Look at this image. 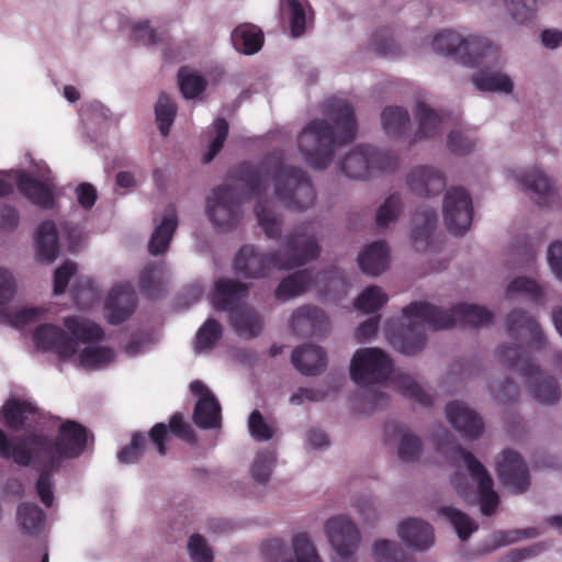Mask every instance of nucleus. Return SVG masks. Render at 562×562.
Returning <instances> with one entry per match:
<instances>
[{
	"mask_svg": "<svg viewBox=\"0 0 562 562\" xmlns=\"http://www.w3.org/2000/svg\"><path fill=\"white\" fill-rule=\"evenodd\" d=\"M34 237L37 246H74L85 240V233L75 224L46 220L38 224Z\"/></svg>",
	"mask_w": 562,
	"mask_h": 562,
	"instance_id": "18",
	"label": "nucleus"
},
{
	"mask_svg": "<svg viewBox=\"0 0 562 562\" xmlns=\"http://www.w3.org/2000/svg\"><path fill=\"white\" fill-rule=\"evenodd\" d=\"M229 324L239 337H257L262 329V319L258 312L248 305H241L229 314Z\"/></svg>",
	"mask_w": 562,
	"mask_h": 562,
	"instance_id": "31",
	"label": "nucleus"
},
{
	"mask_svg": "<svg viewBox=\"0 0 562 562\" xmlns=\"http://www.w3.org/2000/svg\"><path fill=\"white\" fill-rule=\"evenodd\" d=\"M442 221L446 229L456 237L464 236L472 224L473 201L461 187L447 190L441 203Z\"/></svg>",
	"mask_w": 562,
	"mask_h": 562,
	"instance_id": "11",
	"label": "nucleus"
},
{
	"mask_svg": "<svg viewBox=\"0 0 562 562\" xmlns=\"http://www.w3.org/2000/svg\"><path fill=\"white\" fill-rule=\"evenodd\" d=\"M248 428L250 435L258 441H268L273 437V429L265 422L258 409L250 413Z\"/></svg>",
	"mask_w": 562,
	"mask_h": 562,
	"instance_id": "63",
	"label": "nucleus"
},
{
	"mask_svg": "<svg viewBox=\"0 0 562 562\" xmlns=\"http://www.w3.org/2000/svg\"><path fill=\"white\" fill-rule=\"evenodd\" d=\"M387 302V295L376 286L370 285L364 289L355 302V307L366 314L375 313Z\"/></svg>",
	"mask_w": 562,
	"mask_h": 562,
	"instance_id": "51",
	"label": "nucleus"
},
{
	"mask_svg": "<svg viewBox=\"0 0 562 562\" xmlns=\"http://www.w3.org/2000/svg\"><path fill=\"white\" fill-rule=\"evenodd\" d=\"M179 85L183 97L192 99L203 92L206 83L201 76L181 70L179 72Z\"/></svg>",
	"mask_w": 562,
	"mask_h": 562,
	"instance_id": "61",
	"label": "nucleus"
},
{
	"mask_svg": "<svg viewBox=\"0 0 562 562\" xmlns=\"http://www.w3.org/2000/svg\"><path fill=\"white\" fill-rule=\"evenodd\" d=\"M397 382L400 387L403 390V393L413 398L415 402L422 404L423 406H430L432 404L431 396L426 393L423 387L412 378L406 375L398 376Z\"/></svg>",
	"mask_w": 562,
	"mask_h": 562,
	"instance_id": "62",
	"label": "nucleus"
},
{
	"mask_svg": "<svg viewBox=\"0 0 562 562\" xmlns=\"http://www.w3.org/2000/svg\"><path fill=\"white\" fill-rule=\"evenodd\" d=\"M446 416L452 427L468 439L479 438L484 430L482 417L464 402L453 401L448 403Z\"/></svg>",
	"mask_w": 562,
	"mask_h": 562,
	"instance_id": "22",
	"label": "nucleus"
},
{
	"mask_svg": "<svg viewBox=\"0 0 562 562\" xmlns=\"http://www.w3.org/2000/svg\"><path fill=\"white\" fill-rule=\"evenodd\" d=\"M18 188L32 203L52 209L54 205V182L47 167L38 168L35 177L20 171Z\"/></svg>",
	"mask_w": 562,
	"mask_h": 562,
	"instance_id": "16",
	"label": "nucleus"
},
{
	"mask_svg": "<svg viewBox=\"0 0 562 562\" xmlns=\"http://www.w3.org/2000/svg\"><path fill=\"white\" fill-rule=\"evenodd\" d=\"M497 353L504 366L518 371L524 378L530 380V392L537 402L547 405L559 402L561 390L557 379L541 372L525 348L504 345L498 348Z\"/></svg>",
	"mask_w": 562,
	"mask_h": 562,
	"instance_id": "8",
	"label": "nucleus"
},
{
	"mask_svg": "<svg viewBox=\"0 0 562 562\" xmlns=\"http://www.w3.org/2000/svg\"><path fill=\"white\" fill-rule=\"evenodd\" d=\"M380 121L385 135L394 140L406 139L412 127L408 111L398 105L384 108Z\"/></svg>",
	"mask_w": 562,
	"mask_h": 562,
	"instance_id": "28",
	"label": "nucleus"
},
{
	"mask_svg": "<svg viewBox=\"0 0 562 562\" xmlns=\"http://www.w3.org/2000/svg\"><path fill=\"white\" fill-rule=\"evenodd\" d=\"M514 23L527 25L536 16L539 8L538 0H502Z\"/></svg>",
	"mask_w": 562,
	"mask_h": 562,
	"instance_id": "46",
	"label": "nucleus"
},
{
	"mask_svg": "<svg viewBox=\"0 0 562 562\" xmlns=\"http://www.w3.org/2000/svg\"><path fill=\"white\" fill-rule=\"evenodd\" d=\"M239 180L245 182L251 194L258 196L254 213L258 226L270 239L281 236L283 216L277 212L272 201L266 199L269 188L273 201L293 213L307 212L317 201V193L308 175L277 156L268 157L258 167L245 165Z\"/></svg>",
	"mask_w": 562,
	"mask_h": 562,
	"instance_id": "1",
	"label": "nucleus"
},
{
	"mask_svg": "<svg viewBox=\"0 0 562 562\" xmlns=\"http://www.w3.org/2000/svg\"><path fill=\"white\" fill-rule=\"evenodd\" d=\"M214 137L211 140L207 151L203 157L205 164L211 162L223 148L228 134V124L224 119H217L213 123Z\"/></svg>",
	"mask_w": 562,
	"mask_h": 562,
	"instance_id": "59",
	"label": "nucleus"
},
{
	"mask_svg": "<svg viewBox=\"0 0 562 562\" xmlns=\"http://www.w3.org/2000/svg\"><path fill=\"white\" fill-rule=\"evenodd\" d=\"M147 439L142 432H134L130 445L123 447L117 452V459L121 463L131 464L137 462L145 452Z\"/></svg>",
	"mask_w": 562,
	"mask_h": 562,
	"instance_id": "56",
	"label": "nucleus"
},
{
	"mask_svg": "<svg viewBox=\"0 0 562 562\" xmlns=\"http://www.w3.org/2000/svg\"><path fill=\"white\" fill-rule=\"evenodd\" d=\"M232 42L238 52L252 55L261 48L263 34L261 30L254 24H241L233 31Z\"/></svg>",
	"mask_w": 562,
	"mask_h": 562,
	"instance_id": "37",
	"label": "nucleus"
},
{
	"mask_svg": "<svg viewBox=\"0 0 562 562\" xmlns=\"http://www.w3.org/2000/svg\"><path fill=\"white\" fill-rule=\"evenodd\" d=\"M32 464L37 465L41 469L35 490L36 494L40 497L41 502L46 507H52L54 503V493H53V472L58 470V468H48L41 462H32Z\"/></svg>",
	"mask_w": 562,
	"mask_h": 562,
	"instance_id": "53",
	"label": "nucleus"
},
{
	"mask_svg": "<svg viewBox=\"0 0 562 562\" xmlns=\"http://www.w3.org/2000/svg\"><path fill=\"white\" fill-rule=\"evenodd\" d=\"M178 223L176 210L172 207L167 209L162 214L161 222L151 234L149 246H168L178 227Z\"/></svg>",
	"mask_w": 562,
	"mask_h": 562,
	"instance_id": "49",
	"label": "nucleus"
},
{
	"mask_svg": "<svg viewBox=\"0 0 562 562\" xmlns=\"http://www.w3.org/2000/svg\"><path fill=\"white\" fill-rule=\"evenodd\" d=\"M439 513L450 521L461 540H467L479 528L477 524L468 514L452 506H442Z\"/></svg>",
	"mask_w": 562,
	"mask_h": 562,
	"instance_id": "44",
	"label": "nucleus"
},
{
	"mask_svg": "<svg viewBox=\"0 0 562 562\" xmlns=\"http://www.w3.org/2000/svg\"><path fill=\"white\" fill-rule=\"evenodd\" d=\"M422 451V441L418 437L407 432L401 438L398 457L403 461H416Z\"/></svg>",
	"mask_w": 562,
	"mask_h": 562,
	"instance_id": "64",
	"label": "nucleus"
},
{
	"mask_svg": "<svg viewBox=\"0 0 562 562\" xmlns=\"http://www.w3.org/2000/svg\"><path fill=\"white\" fill-rule=\"evenodd\" d=\"M463 34L452 30H441L430 37L431 49L442 56L458 59V52L462 45Z\"/></svg>",
	"mask_w": 562,
	"mask_h": 562,
	"instance_id": "41",
	"label": "nucleus"
},
{
	"mask_svg": "<svg viewBox=\"0 0 562 562\" xmlns=\"http://www.w3.org/2000/svg\"><path fill=\"white\" fill-rule=\"evenodd\" d=\"M514 293H525L535 303H541L543 300V293L539 284L525 277L516 278L508 284L507 294L512 295Z\"/></svg>",
	"mask_w": 562,
	"mask_h": 562,
	"instance_id": "58",
	"label": "nucleus"
},
{
	"mask_svg": "<svg viewBox=\"0 0 562 562\" xmlns=\"http://www.w3.org/2000/svg\"><path fill=\"white\" fill-rule=\"evenodd\" d=\"M499 60V47L488 38L479 35H463L457 61L471 68Z\"/></svg>",
	"mask_w": 562,
	"mask_h": 562,
	"instance_id": "15",
	"label": "nucleus"
},
{
	"mask_svg": "<svg viewBox=\"0 0 562 562\" xmlns=\"http://www.w3.org/2000/svg\"><path fill=\"white\" fill-rule=\"evenodd\" d=\"M193 423L202 429H214L221 426V405L214 395L200 397L194 406Z\"/></svg>",
	"mask_w": 562,
	"mask_h": 562,
	"instance_id": "34",
	"label": "nucleus"
},
{
	"mask_svg": "<svg viewBox=\"0 0 562 562\" xmlns=\"http://www.w3.org/2000/svg\"><path fill=\"white\" fill-rule=\"evenodd\" d=\"M328 318L323 310L305 305L297 308L291 318V327L301 336L318 335L327 328Z\"/></svg>",
	"mask_w": 562,
	"mask_h": 562,
	"instance_id": "27",
	"label": "nucleus"
},
{
	"mask_svg": "<svg viewBox=\"0 0 562 562\" xmlns=\"http://www.w3.org/2000/svg\"><path fill=\"white\" fill-rule=\"evenodd\" d=\"M505 326L508 335L513 337L521 334V331H526L530 336L531 342L538 348L544 344V337L538 323L532 316L522 310L512 311L507 315Z\"/></svg>",
	"mask_w": 562,
	"mask_h": 562,
	"instance_id": "32",
	"label": "nucleus"
},
{
	"mask_svg": "<svg viewBox=\"0 0 562 562\" xmlns=\"http://www.w3.org/2000/svg\"><path fill=\"white\" fill-rule=\"evenodd\" d=\"M506 175L507 178L515 180L521 189L531 191L537 204L547 206L559 204V189L542 170L536 167L512 168L507 170Z\"/></svg>",
	"mask_w": 562,
	"mask_h": 562,
	"instance_id": "12",
	"label": "nucleus"
},
{
	"mask_svg": "<svg viewBox=\"0 0 562 562\" xmlns=\"http://www.w3.org/2000/svg\"><path fill=\"white\" fill-rule=\"evenodd\" d=\"M171 432L177 438L192 442L195 441V436L190 425L184 422L181 413H176L169 420V426L165 423L155 424L148 432L149 441L156 447L160 456L167 454L166 442Z\"/></svg>",
	"mask_w": 562,
	"mask_h": 562,
	"instance_id": "23",
	"label": "nucleus"
},
{
	"mask_svg": "<svg viewBox=\"0 0 562 562\" xmlns=\"http://www.w3.org/2000/svg\"><path fill=\"white\" fill-rule=\"evenodd\" d=\"M323 241V229L314 222L297 225L288 236L290 246H318Z\"/></svg>",
	"mask_w": 562,
	"mask_h": 562,
	"instance_id": "43",
	"label": "nucleus"
},
{
	"mask_svg": "<svg viewBox=\"0 0 562 562\" xmlns=\"http://www.w3.org/2000/svg\"><path fill=\"white\" fill-rule=\"evenodd\" d=\"M284 10L289 18L292 37L301 36L306 29V10L300 0H284Z\"/></svg>",
	"mask_w": 562,
	"mask_h": 562,
	"instance_id": "52",
	"label": "nucleus"
},
{
	"mask_svg": "<svg viewBox=\"0 0 562 562\" xmlns=\"http://www.w3.org/2000/svg\"><path fill=\"white\" fill-rule=\"evenodd\" d=\"M43 414L31 402L10 397L0 408V424L12 432L37 434L41 426Z\"/></svg>",
	"mask_w": 562,
	"mask_h": 562,
	"instance_id": "13",
	"label": "nucleus"
},
{
	"mask_svg": "<svg viewBox=\"0 0 562 562\" xmlns=\"http://www.w3.org/2000/svg\"><path fill=\"white\" fill-rule=\"evenodd\" d=\"M274 461L276 456L272 451H260L251 467L252 479L260 484L268 482L274 465Z\"/></svg>",
	"mask_w": 562,
	"mask_h": 562,
	"instance_id": "57",
	"label": "nucleus"
},
{
	"mask_svg": "<svg viewBox=\"0 0 562 562\" xmlns=\"http://www.w3.org/2000/svg\"><path fill=\"white\" fill-rule=\"evenodd\" d=\"M259 248H239L235 258V271L246 278L269 277L274 271L292 270L316 260L321 248H278L269 254Z\"/></svg>",
	"mask_w": 562,
	"mask_h": 562,
	"instance_id": "6",
	"label": "nucleus"
},
{
	"mask_svg": "<svg viewBox=\"0 0 562 562\" xmlns=\"http://www.w3.org/2000/svg\"><path fill=\"white\" fill-rule=\"evenodd\" d=\"M247 295V284L228 278H220L214 284L212 302L215 310L232 313L241 306L240 303Z\"/></svg>",
	"mask_w": 562,
	"mask_h": 562,
	"instance_id": "24",
	"label": "nucleus"
},
{
	"mask_svg": "<svg viewBox=\"0 0 562 562\" xmlns=\"http://www.w3.org/2000/svg\"><path fill=\"white\" fill-rule=\"evenodd\" d=\"M115 355L110 347H86L79 353L80 366L88 370H98L114 361Z\"/></svg>",
	"mask_w": 562,
	"mask_h": 562,
	"instance_id": "47",
	"label": "nucleus"
},
{
	"mask_svg": "<svg viewBox=\"0 0 562 562\" xmlns=\"http://www.w3.org/2000/svg\"><path fill=\"white\" fill-rule=\"evenodd\" d=\"M396 167V158L371 146H357L340 161L341 171L350 179L364 180Z\"/></svg>",
	"mask_w": 562,
	"mask_h": 562,
	"instance_id": "9",
	"label": "nucleus"
},
{
	"mask_svg": "<svg viewBox=\"0 0 562 562\" xmlns=\"http://www.w3.org/2000/svg\"><path fill=\"white\" fill-rule=\"evenodd\" d=\"M44 313L45 310L41 307H25L14 312L5 307H0V323L22 328L38 321Z\"/></svg>",
	"mask_w": 562,
	"mask_h": 562,
	"instance_id": "50",
	"label": "nucleus"
},
{
	"mask_svg": "<svg viewBox=\"0 0 562 562\" xmlns=\"http://www.w3.org/2000/svg\"><path fill=\"white\" fill-rule=\"evenodd\" d=\"M471 82L481 92L510 94L514 91V81L502 71L483 69L471 77Z\"/></svg>",
	"mask_w": 562,
	"mask_h": 562,
	"instance_id": "33",
	"label": "nucleus"
},
{
	"mask_svg": "<svg viewBox=\"0 0 562 562\" xmlns=\"http://www.w3.org/2000/svg\"><path fill=\"white\" fill-rule=\"evenodd\" d=\"M240 166L234 180L224 182L211 190L205 199V215L215 231L231 233L244 218L245 182L239 180Z\"/></svg>",
	"mask_w": 562,
	"mask_h": 562,
	"instance_id": "7",
	"label": "nucleus"
},
{
	"mask_svg": "<svg viewBox=\"0 0 562 562\" xmlns=\"http://www.w3.org/2000/svg\"><path fill=\"white\" fill-rule=\"evenodd\" d=\"M403 211V202L400 195L392 194L379 206L375 214V223L379 227H386L397 221Z\"/></svg>",
	"mask_w": 562,
	"mask_h": 562,
	"instance_id": "54",
	"label": "nucleus"
},
{
	"mask_svg": "<svg viewBox=\"0 0 562 562\" xmlns=\"http://www.w3.org/2000/svg\"><path fill=\"white\" fill-rule=\"evenodd\" d=\"M442 437L447 440L449 447L446 448L443 442L438 441V450L452 461L457 459L462 460L472 477L477 481L476 492L464 473L456 472L451 479V484L456 493L468 505H475L479 501L481 513L484 516H492L499 505V497L493 488V479L486 468L473 453L457 443L453 436L448 430L442 431Z\"/></svg>",
	"mask_w": 562,
	"mask_h": 562,
	"instance_id": "5",
	"label": "nucleus"
},
{
	"mask_svg": "<svg viewBox=\"0 0 562 562\" xmlns=\"http://www.w3.org/2000/svg\"><path fill=\"white\" fill-rule=\"evenodd\" d=\"M372 555L375 562H415L414 558L404 552L396 542L385 539L374 542Z\"/></svg>",
	"mask_w": 562,
	"mask_h": 562,
	"instance_id": "48",
	"label": "nucleus"
},
{
	"mask_svg": "<svg viewBox=\"0 0 562 562\" xmlns=\"http://www.w3.org/2000/svg\"><path fill=\"white\" fill-rule=\"evenodd\" d=\"M414 117L417 122V128L408 140L409 146L420 140L435 139L440 135L442 117L426 101L418 100L415 103Z\"/></svg>",
	"mask_w": 562,
	"mask_h": 562,
	"instance_id": "25",
	"label": "nucleus"
},
{
	"mask_svg": "<svg viewBox=\"0 0 562 562\" xmlns=\"http://www.w3.org/2000/svg\"><path fill=\"white\" fill-rule=\"evenodd\" d=\"M311 271L299 270L284 278L277 286L274 296L280 301H288L303 294L313 282Z\"/></svg>",
	"mask_w": 562,
	"mask_h": 562,
	"instance_id": "35",
	"label": "nucleus"
},
{
	"mask_svg": "<svg viewBox=\"0 0 562 562\" xmlns=\"http://www.w3.org/2000/svg\"><path fill=\"white\" fill-rule=\"evenodd\" d=\"M44 510L34 503L24 502L16 508V521L20 528L30 536H37L45 525Z\"/></svg>",
	"mask_w": 562,
	"mask_h": 562,
	"instance_id": "38",
	"label": "nucleus"
},
{
	"mask_svg": "<svg viewBox=\"0 0 562 562\" xmlns=\"http://www.w3.org/2000/svg\"><path fill=\"white\" fill-rule=\"evenodd\" d=\"M165 268L162 263H149L144 267L139 277V290L149 299H157L164 292Z\"/></svg>",
	"mask_w": 562,
	"mask_h": 562,
	"instance_id": "39",
	"label": "nucleus"
},
{
	"mask_svg": "<svg viewBox=\"0 0 562 562\" xmlns=\"http://www.w3.org/2000/svg\"><path fill=\"white\" fill-rule=\"evenodd\" d=\"M177 114L173 99L166 92H160L155 103V117L161 135L167 136Z\"/></svg>",
	"mask_w": 562,
	"mask_h": 562,
	"instance_id": "45",
	"label": "nucleus"
},
{
	"mask_svg": "<svg viewBox=\"0 0 562 562\" xmlns=\"http://www.w3.org/2000/svg\"><path fill=\"white\" fill-rule=\"evenodd\" d=\"M406 183L409 190L423 198L438 195L447 184L445 173L434 166H416L406 175Z\"/></svg>",
	"mask_w": 562,
	"mask_h": 562,
	"instance_id": "19",
	"label": "nucleus"
},
{
	"mask_svg": "<svg viewBox=\"0 0 562 562\" xmlns=\"http://www.w3.org/2000/svg\"><path fill=\"white\" fill-rule=\"evenodd\" d=\"M64 325L67 330L72 335V339L77 342L90 344L101 341L104 338L103 328L86 318L78 316L66 317Z\"/></svg>",
	"mask_w": 562,
	"mask_h": 562,
	"instance_id": "36",
	"label": "nucleus"
},
{
	"mask_svg": "<svg viewBox=\"0 0 562 562\" xmlns=\"http://www.w3.org/2000/svg\"><path fill=\"white\" fill-rule=\"evenodd\" d=\"M223 328L220 322L209 318L198 330L195 347L198 350H210L222 337Z\"/></svg>",
	"mask_w": 562,
	"mask_h": 562,
	"instance_id": "55",
	"label": "nucleus"
},
{
	"mask_svg": "<svg viewBox=\"0 0 562 562\" xmlns=\"http://www.w3.org/2000/svg\"><path fill=\"white\" fill-rule=\"evenodd\" d=\"M33 339L38 349L52 350L61 359H68L77 352L76 341L64 329L52 324L40 325Z\"/></svg>",
	"mask_w": 562,
	"mask_h": 562,
	"instance_id": "20",
	"label": "nucleus"
},
{
	"mask_svg": "<svg viewBox=\"0 0 562 562\" xmlns=\"http://www.w3.org/2000/svg\"><path fill=\"white\" fill-rule=\"evenodd\" d=\"M330 121H311L297 135V149L311 168L326 169L338 147L355 138L357 124L353 111L345 100L334 99L327 105Z\"/></svg>",
	"mask_w": 562,
	"mask_h": 562,
	"instance_id": "4",
	"label": "nucleus"
},
{
	"mask_svg": "<svg viewBox=\"0 0 562 562\" xmlns=\"http://www.w3.org/2000/svg\"><path fill=\"white\" fill-rule=\"evenodd\" d=\"M72 299L80 310H88L101 299V291L90 278H80L72 285Z\"/></svg>",
	"mask_w": 562,
	"mask_h": 562,
	"instance_id": "42",
	"label": "nucleus"
},
{
	"mask_svg": "<svg viewBox=\"0 0 562 562\" xmlns=\"http://www.w3.org/2000/svg\"><path fill=\"white\" fill-rule=\"evenodd\" d=\"M295 369L304 375H315L326 367V353L315 345H303L295 348L291 356Z\"/></svg>",
	"mask_w": 562,
	"mask_h": 562,
	"instance_id": "30",
	"label": "nucleus"
},
{
	"mask_svg": "<svg viewBox=\"0 0 562 562\" xmlns=\"http://www.w3.org/2000/svg\"><path fill=\"white\" fill-rule=\"evenodd\" d=\"M438 231L437 211L429 206L417 209L412 218L411 238L414 243H436Z\"/></svg>",
	"mask_w": 562,
	"mask_h": 562,
	"instance_id": "29",
	"label": "nucleus"
},
{
	"mask_svg": "<svg viewBox=\"0 0 562 562\" xmlns=\"http://www.w3.org/2000/svg\"><path fill=\"white\" fill-rule=\"evenodd\" d=\"M136 303V293L131 284L113 286L104 302L108 322L112 325L124 323L134 313Z\"/></svg>",
	"mask_w": 562,
	"mask_h": 562,
	"instance_id": "21",
	"label": "nucleus"
},
{
	"mask_svg": "<svg viewBox=\"0 0 562 562\" xmlns=\"http://www.w3.org/2000/svg\"><path fill=\"white\" fill-rule=\"evenodd\" d=\"M294 559L289 560L288 547L280 539H271L262 543L261 553L266 562H322L314 544L306 533H299L293 539Z\"/></svg>",
	"mask_w": 562,
	"mask_h": 562,
	"instance_id": "14",
	"label": "nucleus"
},
{
	"mask_svg": "<svg viewBox=\"0 0 562 562\" xmlns=\"http://www.w3.org/2000/svg\"><path fill=\"white\" fill-rule=\"evenodd\" d=\"M87 441V428L71 419L61 423L55 440L44 434L10 438L0 428V457L24 468L30 467L32 462H41L48 468H59L64 459L82 454Z\"/></svg>",
	"mask_w": 562,
	"mask_h": 562,
	"instance_id": "2",
	"label": "nucleus"
},
{
	"mask_svg": "<svg viewBox=\"0 0 562 562\" xmlns=\"http://www.w3.org/2000/svg\"><path fill=\"white\" fill-rule=\"evenodd\" d=\"M357 261L363 273L379 276L389 266L390 248H363Z\"/></svg>",
	"mask_w": 562,
	"mask_h": 562,
	"instance_id": "40",
	"label": "nucleus"
},
{
	"mask_svg": "<svg viewBox=\"0 0 562 562\" xmlns=\"http://www.w3.org/2000/svg\"><path fill=\"white\" fill-rule=\"evenodd\" d=\"M447 145L449 149L457 155L470 154L476 146V140L461 130H453L449 133Z\"/></svg>",
	"mask_w": 562,
	"mask_h": 562,
	"instance_id": "60",
	"label": "nucleus"
},
{
	"mask_svg": "<svg viewBox=\"0 0 562 562\" xmlns=\"http://www.w3.org/2000/svg\"><path fill=\"white\" fill-rule=\"evenodd\" d=\"M397 532L409 548L418 551L429 549L435 541L432 527L417 518H408L401 522Z\"/></svg>",
	"mask_w": 562,
	"mask_h": 562,
	"instance_id": "26",
	"label": "nucleus"
},
{
	"mask_svg": "<svg viewBox=\"0 0 562 562\" xmlns=\"http://www.w3.org/2000/svg\"><path fill=\"white\" fill-rule=\"evenodd\" d=\"M392 371V359L379 348L358 349L350 363V378L360 386L385 382Z\"/></svg>",
	"mask_w": 562,
	"mask_h": 562,
	"instance_id": "10",
	"label": "nucleus"
},
{
	"mask_svg": "<svg viewBox=\"0 0 562 562\" xmlns=\"http://www.w3.org/2000/svg\"><path fill=\"white\" fill-rule=\"evenodd\" d=\"M402 313L408 325L389 339L394 349L406 356H414L423 350L426 344V326L434 330L450 328L456 323L479 327L492 323L494 317L487 308L467 303L457 304L446 311L427 302H412Z\"/></svg>",
	"mask_w": 562,
	"mask_h": 562,
	"instance_id": "3",
	"label": "nucleus"
},
{
	"mask_svg": "<svg viewBox=\"0 0 562 562\" xmlns=\"http://www.w3.org/2000/svg\"><path fill=\"white\" fill-rule=\"evenodd\" d=\"M496 472L502 484L510 488L515 494L525 493L530 485L527 464L520 454L514 450L503 451Z\"/></svg>",
	"mask_w": 562,
	"mask_h": 562,
	"instance_id": "17",
	"label": "nucleus"
}]
</instances>
